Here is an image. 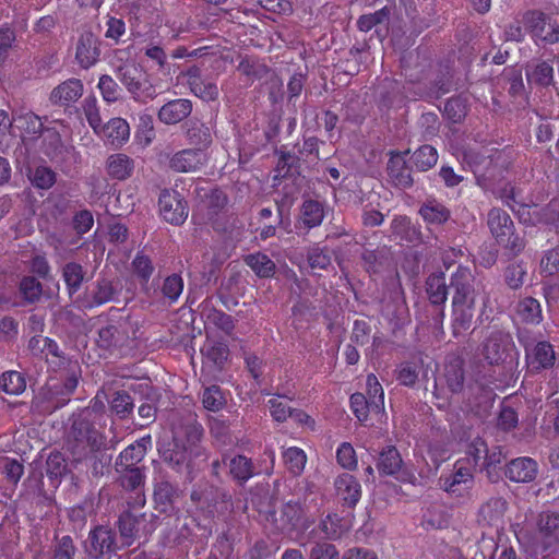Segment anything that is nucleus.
Returning a JSON list of instances; mask_svg holds the SVG:
<instances>
[{"label":"nucleus","mask_w":559,"mask_h":559,"mask_svg":"<svg viewBox=\"0 0 559 559\" xmlns=\"http://www.w3.org/2000/svg\"><path fill=\"white\" fill-rule=\"evenodd\" d=\"M19 288L23 299L28 304L37 302L43 294L41 283L33 276L22 278Z\"/></svg>","instance_id":"51"},{"label":"nucleus","mask_w":559,"mask_h":559,"mask_svg":"<svg viewBox=\"0 0 559 559\" xmlns=\"http://www.w3.org/2000/svg\"><path fill=\"white\" fill-rule=\"evenodd\" d=\"M28 178L33 186L38 189H49L56 181V174L52 169L46 166H38L33 170H29Z\"/></svg>","instance_id":"53"},{"label":"nucleus","mask_w":559,"mask_h":559,"mask_svg":"<svg viewBox=\"0 0 559 559\" xmlns=\"http://www.w3.org/2000/svg\"><path fill=\"white\" fill-rule=\"evenodd\" d=\"M229 473L239 483H246L254 474V465L245 455H237L229 462Z\"/></svg>","instance_id":"40"},{"label":"nucleus","mask_w":559,"mask_h":559,"mask_svg":"<svg viewBox=\"0 0 559 559\" xmlns=\"http://www.w3.org/2000/svg\"><path fill=\"white\" fill-rule=\"evenodd\" d=\"M518 314L526 323H538L542 320L540 305L536 299L526 297L519 302Z\"/></svg>","instance_id":"46"},{"label":"nucleus","mask_w":559,"mask_h":559,"mask_svg":"<svg viewBox=\"0 0 559 559\" xmlns=\"http://www.w3.org/2000/svg\"><path fill=\"white\" fill-rule=\"evenodd\" d=\"M116 294L117 290L114 287L111 281L107 278L97 280L95 288L92 293V305L100 306L103 304L109 302L114 299Z\"/></svg>","instance_id":"48"},{"label":"nucleus","mask_w":559,"mask_h":559,"mask_svg":"<svg viewBox=\"0 0 559 559\" xmlns=\"http://www.w3.org/2000/svg\"><path fill=\"white\" fill-rule=\"evenodd\" d=\"M245 262L259 277L267 278L275 274L276 265L265 253L249 254Z\"/></svg>","instance_id":"33"},{"label":"nucleus","mask_w":559,"mask_h":559,"mask_svg":"<svg viewBox=\"0 0 559 559\" xmlns=\"http://www.w3.org/2000/svg\"><path fill=\"white\" fill-rule=\"evenodd\" d=\"M116 75L136 102L147 103L158 95L151 82L142 80L143 73L133 61L118 66Z\"/></svg>","instance_id":"6"},{"label":"nucleus","mask_w":559,"mask_h":559,"mask_svg":"<svg viewBox=\"0 0 559 559\" xmlns=\"http://www.w3.org/2000/svg\"><path fill=\"white\" fill-rule=\"evenodd\" d=\"M523 24L535 40L550 45L559 41V23L542 11H527Z\"/></svg>","instance_id":"9"},{"label":"nucleus","mask_w":559,"mask_h":559,"mask_svg":"<svg viewBox=\"0 0 559 559\" xmlns=\"http://www.w3.org/2000/svg\"><path fill=\"white\" fill-rule=\"evenodd\" d=\"M307 512L305 502L290 500L284 503L278 512H266L264 521L274 533L299 534L306 532L314 523V519Z\"/></svg>","instance_id":"4"},{"label":"nucleus","mask_w":559,"mask_h":559,"mask_svg":"<svg viewBox=\"0 0 559 559\" xmlns=\"http://www.w3.org/2000/svg\"><path fill=\"white\" fill-rule=\"evenodd\" d=\"M207 160L206 154L200 148H187L173 155L169 166L175 171L189 173L199 170Z\"/></svg>","instance_id":"19"},{"label":"nucleus","mask_w":559,"mask_h":559,"mask_svg":"<svg viewBox=\"0 0 559 559\" xmlns=\"http://www.w3.org/2000/svg\"><path fill=\"white\" fill-rule=\"evenodd\" d=\"M307 260L312 270H326L332 263L329 248L314 247L309 250Z\"/></svg>","instance_id":"55"},{"label":"nucleus","mask_w":559,"mask_h":559,"mask_svg":"<svg viewBox=\"0 0 559 559\" xmlns=\"http://www.w3.org/2000/svg\"><path fill=\"white\" fill-rule=\"evenodd\" d=\"M0 386L8 394L19 395L24 392L26 381L22 373L17 371H7L0 379Z\"/></svg>","instance_id":"47"},{"label":"nucleus","mask_w":559,"mask_h":559,"mask_svg":"<svg viewBox=\"0 0 559 559\" xmlns=\"http://www.w3.org/2000/svg\"><path fill=\"white\" fill-rule=\"evenodd\" d=\"M510 344L511 337L509 334L493 331L483 344V355L490 365L499 364L504 359Z\"/></svg>","instance_id":"20"},{"label":"nucleus","mask_w":559,"mask_h":559,"mask_svg":"<svg viewBox=\"0 0 559 559\" xmlns=\"http://www.w3.org/2000/svg\"><path fill=\"white\" fill-rule=\"evenodd\" d=\"M391 231L401 241L413 242L419 239V230L405 215L395 216L391 222Z\"/></svg>","instance_id":"31"},{"label":"nucleus","mask_w":559,"mask_h":559,"mask_svg":"<svg viewBox=\"0 0 559 559\" xmlns=\"http://www.w3.org/2000/svg\"><path fill=\"white\" fill-rule=\"evenodd\" d=\"M464 162L467 163L469 165V167L472 168L473 173L475 174V176L477 178L478 185L486 188L487 185L481 182V180L485 177V174L483 173L481 165L488 166L491 164L492 159L489 157L480 156L479 154H477L473 151H469V152L464 153Z\"/></svg>","instance_id":"57"},{"label":"nucleus","mask_w":559,"mask_h":559,"mask_svg":"<svg viewBox=\"0 0 559 559\" xmlns=\"http://www.w3.org/2000/svg\"><path fill=\"white\" fill-rule=\"evenodd\" d=\"M183 491L175 484L170 483L165 476L155 479L153 490L154 509L159 513L174 515L179 508L178 501L182 498Z\"/></svg>","instance_id":"11"},{"label":"nucleus","mask_w":559,"mask_h":559,"mask_svg":"<svg viewBox=\"0 0 559 559\" xmlns=\"http://www.w3.org/2000/svg\"><path fill=\"white\" fill-rule=\"evenodd\" d=\"M205 357L217 368L222 369L229 357V349L224 343H211L205 350Z\"/></svg>","instance_id":"60"},{"label":"nucleus","mask_w":559,"mask_h":559,"mask_svg":"<svg viewBox=\"0 0 559 559\" xmlns=\"http://www.w3.org/2000/svg\"><path fill=\"white\" fill-rule=\"evenodd\" d=\"M99 135L106 144L114 147H121L130 138L129 123L122 118H112L102 126Z\"/></svg>","instance_id":"22"},{"label":"nucleus","mask_w":559,"mask_h":559,"mask_svg":"<svg viewBox=\"0 0 559 559\" xmlns=\"http://www.w3.org/2000/svg\"><path fill=\"white\" fill-rule=\"evenodd\" d=\"M127 338L128 336L126 332L120 331L118 326L114 324H108L98 331L97 343L100 347L108 349L123 346L127 342Z\"/></svg>","instance_id":"39"},{"label":"nucleus","mask_w":559,"mask_h":559,"mask_svg":"<svg viewBox=\"0 0 559 559\" xmlns=\"http://www.w3.org/2000/svg\"><path fill=\"white\" fill-rule=\"evenodd\" d=\"M107 174L111 179L127 180L134 171V159L123 153H115L106 159Z\"/></svg>","instance_id":"26"},{"label":"nucleus","mask_w":559,"mask_h":559,"mask_svg":"<svg viewBox=\"0 0 559 559\" xmlns=\"http://www.w3.org/2000/svg\"><path fill=\"white\" fill-rule=\"evenodd\" d=\"M41 147L50 159L60 158L67 150L62 143L61 135L53 129H47L45 131Z\"/></svg>","instance_id":"42"},{"label":"nucleus","mask_w":559,"mask_h":559,"mask_svg":"<svg viewBox=\"0 0 559 559\" xmlns=\"http://www.w3.org/2000/svg\"><path fill=\"white\" fill-rule=\"evenodd\" d=\"M533 545L542 550L559 547V514L556 512H542L536 523Z\"/></svg>","instance_id":"12"},{"label":"nucleus","mask_w":559,"mask_h":559,"mask_svg":"<svg viewBox=\"0 0 559 559\" xmlns=\"http://www.w3.org/2000/svg\"><path fill=\"white\" fill-rule=\"evenodd\" d=\"M100 57V40L91 32L80 35L76 48L75 60L83 69H90L97 63Z\"/></svg>","instance_id":"15"},{"label":"nucleus","mask_w":559,"mask_h":559,"mask_svg":"<svg viewBox=\"0 0 559 559\" xmlns=\"http://www.w3.org/2000/svg\"><path fill=\"white\" fill-rule=\"evenodd\" d=\"M487 224L496 241L512 254H518L524 249V239L514 233L513 221L507 212L497 207L491 209Z\"/></svg>","instance_id":"5"},{"label":"nucleus","mask_w":559,"mask_h":559,"mask_svg":"<svg viewBox=\"0 0 559 559\" xmlns=\"http://www.w3.org/2000/svg\"><path fill=\"white\" fill-rule=\"evenodd\" d=\"M508 510V502L501 497L490 498L479 509V518L490 526L503 525V518Z\"/></svg>","instance_id":"27"},{"label":"nucleus","mask_w":559,"mask_h":559,"mask_svg":"<svg viewBox=\"0 0 559 559\" xmlns=\"http://www.w3.org/2000/svg\"><path fill=\"white\" fill-rule=\"evenodd\" d=\"M98 88L107 103H115L120 96V87L110 75L104 74L99 78Z\"/></svg>","instance_id":"62"},{"label":"nucleus","mask_w":559,"mask_h":559,"mask_svg":"<svg viewBox=\"0 0 559 559\" xmlns=\"http://www.w3.org/2000/svg\"><path fill=\"white\" fill-rule=\"evenodd\" d=\"M528 83L548 86L554 80V68L547 61H538L526 71Z\"/></svg>","instance_id":"35"},{"label":"nucleus","mask_w":559,"mask_h":559,"mask_svg":"<svg viewBox=\"0 0 559 559\" xmlns=\"http://www.w3.org/2000/svg\"><path fill=\"white\" fill-rule=\"evenodd\" d=\"M473 485L474 475L468 460L457 461L450 473L439 478L440 488L455 497L465 496Z\"/></svg>","instance_id":"8"},{"label":"nucleus","mask_w":559,"mask_h":559,"mask_svg":"<svg viewBox=\"0 0 559 559\" xmlns=\"http://www.w3.org/2000/svg\"><path fill=\"white\" fill-rule=\"evenodd\" d=\"M283 459L287 469L295 476L299 475L304 471L307 462L305 452L295 447L288 448L284 451Z\"/></svg>","instance_id":"50"},{"label":"nucleus","mask_w":559,"mask_h":559,"mask_svg":"<svg viewBox=\"0 0 559 559\" xmlns=\"http://www.w3.org/2000/svg\"><path fill=\"white\" fill-rule=\"evenodd\" d=\"M183 290V280L178 274L167 276L162 285L160 292L163 297L174 304L178 300Z\"/></svg>","instance_id":"52"},{"label":"nucleus","mask_w":559,"mask_h":559,"mask_svg":"<svg viewBox=\"0 0 559 559\" xmlns=\"http://www.w3.org/2000/svg\"><path fill=\"white\" fill-rule=\"evenodd\" d=\"M335 488L343 503L349 508L355 507L361 497V486L350 474L340 475L335 479Z\"/></svg>","instance_id":"25"},{"label":"nucleus","mask_w":559,"mask_h":559,"mask_svg":"<svg viewBox=\"0 0 559 559\" xmlns=\"http://www.w3.org/2000/svg\"><path fill=\"white\" fill-rule=\"evenodd\" d=\"M538 475V463L528 456L511 460L504 466V476L512 483L528 484Z\"/></svg>","instance_id":"14"},{"label":"nucleus","mask_w":559,"mask_h":559,"mask_svg":"<svg viewBox=\"0 0 559 559\" xmlns=\"http://www.w3.org/2000/svg\"><path fill=\"white\" fill-rule=\"evenodd\" d=\"M14 127L28 135H37L43 131L40 118L32 111L20 112L13 117Z\"/></svg>","instance_id":"43"},{"label":"nucleus","mask_w":559,"mask_h":559,"mask_svg":"<svg viewBox=\"0 0 559 559\" xmlns=\"http://www.w3.org/2000/svg\"><path fill=\"white\" fill-rule=\"evenodd\" d=\"M111 411L124 418L133 409V401L127 392H116L110 402Z\"/></svg>","instance_id":"63"},{"label":"nucleus","mask_w":559,"mask_h":559,"mask_svg":"<svg viewBox=\"0 0 559 559\" xmlns=\"http://www.w3.org/2000/svg\"><path fill=\"white\" fill-rule=\"evenodd\" d=\"M444 379L447 386L452 393H460L464 388V368L463 360L454 357L445 365Z\"/></svg>","instance_id":"29"},{"label":"nucleus","mask_w":559,"mask_h":559,"mask_svg":"<svg viewBox=\"0 0 559 559\" xmlns=\"http://www.w3.org/2000/svg\"><path fill=\"white\" fill-rule=\"evenodd\" d=\"M418 366L415 362H402L396 369V379L405 386H414L418 380Z\"/></svg>","instance_id":"61"},{"label":"nucleus","mask_w":559,"mask_h":559,"mask_svg":"<svg viewBox=\"0 0 559 559\" xmlns=\"http://www.w3.org/2000/svg\"><path fill=\"white\" fill-rule=\"evenodd\" d=\"M162 217L173 224L181 225L188 217V205L183 197L176 190L165 189L158 199Z\"/></svg>","instance_id":"13"},{"label":"nucleus","mask_w":559,"mask_h":559,"mask_svg":"<svg viewBox=\"0 0 559 559\" xmlns=\"http://www.w3.org/2000/svg\"><path fill=\"white\" fill-rule=\"evenodd\" d=\"M419 214L430 224H443L450 218V211L436 200H429L424 203Z\"/></svg>","instance_id":"37"},{"label":"nucleus","mask_w":559,"mask_h":559,"mask_svg":"<svg viewBox=\"0 0 559 559\" xmlns=\"http://www.w3.org/2000/svg\"><path fill=\"white\" fill-rule=\"evenodd\" d=\"M103 445V436L94 428L90 418L84 414L73 417L67 438V448L76 462L93 456Z\"/></svg>","instance_id":"3"},{"label":"nucleus","mask_w":559,"mask_h":559,"mask_svg":"<svg viewBox=\"0 0 559 559\" xmlns=\"http://www.w3.org/2000/svg\"><path fill=\"white\" fill-rule=\"evenodd\" d=\"M187 138L191 145L200 150L206 148L212 143V133L207 126L199 121H191L187 129Z\"/></svg>","instance_id":"38"},{"label":"nucleus","mask_w":559,"mask_h":559,"mask_svg":"<svg viewBox=\"0 0 559 559\" xmlns=\"http://www.w3.org/2000/svg\"><path fill=\"white\" fill-rule=\"evenodd\" d=\"M226 401L222 390L217 385L205 388L202 393V404L205 409L211 412H218L225 405Z\"/></svg>","instance_id":"54"},{"label":"nucleus","mask_w":559,"mask_h":559,"mask_svg":"<svg viewBox=\"0 0 559 559\" xmlns=\"http://www.w3.org/2000/svg\"><path fill=\"white\" fill-rule=\"evenodd\" d=\"M450 287L452 297V333L463 335L473 324L475 312V277L466 266H459L452 274Z\"/></svg>","instance_id":"1"},{"label":"nucleus","mask_w":559,"mask_h":559,"mask_svg":"<svg viewBox=\"0 0 559 559\" xmlns=\"http://www.w3.org/2000/svg\"><path fill=\"white\" fill-rule=\"evenodd\" d=\"M527 359L533 371L549 368L555 361L554 348L547 342H539L531 350L527 349Z\"/></svg>","instance_id":"28"},{"label":"nucleus","mask_w":559,"mask_h":559,"mask_svg":"<svg viewBox=\"0 0 559 559\" xmlns=\"http://www.w3.org/2000/svg\"><path fill=\"white\" fill-rule=\"evenodd\" d=\"M83 548L90 559L110 558L117 550L116 533L108 526L97 525L90 531Z\"/></svg>","instance_id":"10"},{"label":"nucleus","mask_w":559,"mask_h":559,"mask_svg":"<svg viewBox=\"0 0 559 559\" xmlns=\"http://www.w3.org/2000/svg\"><path fill=\"white\" fill-rule=\"evenodd\" d=\"M150 518L151 520H147L146 513L136 514L132 510H127L120 514L118 530L127 546H130L135 539L142 536L146 537L156 528L152 523L155 516L151 514Z\"/></svg>","instance_id":"7"},{"label":"nucleus","mask_w":559,"mask_h":559,"mask_svg":"<svg viewBox=\"0 0 559 559\" xmlns=\"http://www.w3.org/2000/svg\"><path fill=\"white\" fill-rule=\"evenodd\" d=\"M132 267L135 275L141 280L142 285H146L154 271L151 259L142 253H138L132 261Z\"/></svg>","instance_id":"59"},{"label":"nucleus","mask_w":559,"mask_h":559,"mask_svg":"<svg viewBox=\"0 0 559 559\" xmlns=\"http://www.w3.org/2000/svg\"><path fill=\"white\" fill-rule=\"evenodd\" d=\"M412 162L419 171H427L438 162V152L431 145H423L412 155Z\"/></svg>","instance_id":"41"},{"label":"nucleus","mask_w":559,"mask_h":559,"mask_svg":"<svg viewBox=\"0 0 559 559\" xmlns=\"http://www.w3.org/2000/svg\"><path fill=\"white\" fill-rule=\"evenodd\" d=\"M62 277L67 285L69 295L75 294L82 286L85 277L83 266L76 262H68L62 267Z\"/></svg>","instance_id":"36"},{"label":"nucleus","mask_w":559,"mask_h":559,"mask_svg":"<svg viewBox=\"0 0 559 559\" xmlns=\"http://www.w3.org/2000/svg\"><path fill=\"white\" fill-rule=\"evenodd\" d=\"M119 474L120 486L128 491H134L136 497L134 499V507H143L145 504V496L143 487L145 484V475L142 468H126L124 466H116Z\"/></svg>","instance_id":"18"},{"label":"nucleus","mask_w":559,"mask_h":559,"mask_svg":"<svg viewBox=\"0 0 559 559\" xmlns=\"http://www.w3.org/2000/svg\"><path fill=\"white\" fill-rule=\"evenodd\" d=\"M84 116L94 130L95 133H99L102 128V118L97 107V100L94 96H88L83 100L82 104Z\"/></svg>","instance_id":"56"},{"label":"nucleus","mask_w":559,"mask_h":559,"mask_svg":"<svg viewBox=\"0 0 559 559\" xmlns=\"http://www.w3.org/2000/svg\"><path fill=\"white\" fill-rule=\"evenodd\" d=\"M76 547L70 536H62L55 546L52 559H73Z\"/></svg>","instance_id":"64"},{"label":"nucleus","mask_w":559,"mask_h":559,"mask_svg":"<svg viewBox=\"0 0 559 559\" xmlns=\"http://www.w3.org/2000/svg\"><path fill=\"white\" fill-rule=\"evenodd\" d=\"M405 154L406 153L392 154L386 167L388 175L392 183L395 187L403 189L409 188L414 183L412 169L406 163Z\"/></svg>","instance_id":"21"},{"label":"nucleus","mask_w":559,"mask_h":559,"mask_svg":"<svg viewBox=\"0 0 559 559\" xmlns=\"http://www.w3.org/2000/svg\"><path fill=\"white\" fill-rule=\"evenodd\" d=\"M158 451L163 462L177 472L189 465L190 454L179 439L178 432H175L171 441L164 442Z\"/></svg>","instance_id":"16"},{"label":"nucleus","mask_w":559,"mask_h":559,"mask_svg":"<svg viewBox=\"0 0 559 559\" xmlns=\"http://www.w3.org/2000/svg\"><path fill=\"white\" fill-rule=\"evenodd\" d=\"M403 461L395 447H386L380 452L377 468L383 475H395L402 467Z\"/></svg>","instance_id":"30"},{"label":"nucleus","mask_w":559,"mask_h":559,"mask_svg":"<svg viewBox=\"0 0 559 559\" xmlns=\"http://www.w3.org/2000/svg\"><path fill=\"white\" fill-rule=\"evenodd\" d=\"M390 9L384 7L374 13L361 15L357 21V26L361 32H369L373 26L389 20Z\"/></svg>","instance_id":"58"},{"label":"nucleus","mask_w":559,"mask_h":559,"mask_svg":"<svg viewBox=\"0 0 559 559\" xmlns=\"http://www.w3.org/2000/svg\"><path fill=\"white\" fill-rule=\"evenodd\" d=\"M426 292L433 305H442L448 298V286L443 274H431L426 282Z\"/></svg>","instance_id":"34"},{"label":"nucleus","mask_w":559,"mask_h":559,"mask_svg":"<svg viewBox=\"0 0 559 559\" xmlns=\"http://www.w3.org/2000/svg\"><path fill=\"white\" fill-rule=\"evenodd\" d=\"M190 91L199 98L205 102H213L218 97V87L216 83L202 75L200 68L191 67L185 73Z\"/></svg>","instance_id":"17"},{"label":"nucleus","mask_w":559,"mask_h":559,"mask_svg":"<svg viewBox=\"0 0 559 559\" xmlns=\"http://www.w3.org/2000/svg\"><path fill=\"white\" fill-rule=\"evenodd\" d=\"M324 218L323 205L316 200L304 201L300 210V219L305 227L311 229L319 226Z\"/></svg>","instance_id":"32"},{"label":"nucleus","mask_w":559,"mask_h":559,"mask_svg":"<svg viewBox=\"0 0 559 559\" xmlns=\"http://www.w3.org/2000/svg\"><path fill=\"white\" fill-rule=\"evenodd\" d=\"M46 359L50 366L57 369H67L68 373L62 383L51 380L48 383L50 397L57 401V405H63L74 392L79 383L80 368L76 361L67 358L59 349L58 344L48 337L45 347Z\"/></svg>","instance_id":"2"},{"label":"nucleus","mask_w":559,"mask_h":559,"mask_svg":"<svg viewBox=\"0 0 559 559\" xmlns=\"http://www.w3.org/2000/svg\"><path fill=\"white\" fill-rule=\"evenodd\" d=\"M319 528L322 532L323 537L329 539H336L343 535V533L347 530V526L336 513H332L328 514L321 521Z\"/></svg>","instance_id":"45"},{"label":"nucleus","mask_w":559,"mask_h":559,"mask_svg":"<svg viewBox=\"0 0 559 559\" xmlns=\"http://www.w3.org/2000/svg\"><path fill=\"white\" fill-rule=\"evenodd\" d=\"M146 449L142 443L131 444L127 447L118 456L116 466H124L126 468H140L136 466L145 455Z\"/></svg>","instance_id":"44"},{"label":"nucleus","mask_w":559,"mask_h":559,"mask_svg":"<svg viewBox=\"0 0 559 559\" xmlns=\"http://www.w3.org/2000/svg\"><path fill=\"white\" fill-rule=\"evenodd\" d=\"M192 111L189 99L178 98L164 104L158 110V119L165 124H176L186 119Z\"/></svg>","instance_id":"23"},{"label":"nucleus","mask_w":559,"mask_h":559,"mask_svg":"<svg viewBox=\"0 0 559 559\" xmlns=\"http://www.w3.org/2000/svg\"><path fill=\"white\" fill-rule=\"evenodd\" d=\"M83 95V83L79 79H69L50 93V102L53 105L67 106L76 102Z\"/></svg>","instance_id":"24"},{"label":"nucleus","mask_w":559,"mask_h":559,"mask_svg":"<svg viewBox=\"0 0 559 559\" xmlns=\"http://www.w3.org/2000/svg\"><path fill=\"white\" fill-rule=\"evenodd\" d=\"M367 394L372 411L380 413L384 406V392L374 374L367 376Z\"/></svg>","instance_id":"49"}]
</instances>
